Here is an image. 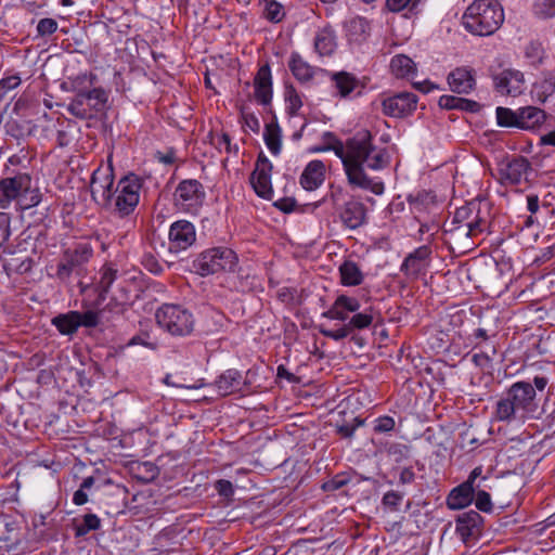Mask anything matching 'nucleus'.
I'll return each mask as SVG.
<instances>
[{"mask_svg":"<svg viewBox=\"0 0 555 555\" xmlns=\"http://www.w3.org/2000/svg\"><path fill=\"white\" fill-rule=\"evenodd\" d=\"M364 423L363 420L359 417H353L350 423L344 422L341 424L336 425V433L341 438H351L356 431V429L360 426H362Z\"/></svg>","mask_w":555,"mask_h":555,"instance_id":"42","label":"nucleus"},{"mask_svg":"<svg viewBox=\"0 0 555 555\" xmlns=\"http://www.w3.org/2000/svg\"><path fill=\"white\" fill-rule=\"evenodd\" d=\"M533 10L540 17H553L555 16V0H535Z\"/></svg>","mask_w":555,"mask_h":555,"instance_id":"41","label":"nucleus"},{"mask_svg":"<svg viewBox=\"0 0 555 555\" xmlns=\"http://www.w3.org/2000/svg\"><path fill=\"white\" fill-rule=\"evenodd\" d=\"M482 517L476 511L462 513L456 518L455 531L464 543L477 539L481 533Z\"/></svg>","mask_w":555,"mask_h":555,"instance_id":"18","label":"nucleus"},{"mask_svg":"<svg viewBox=\"0 0 555 555\" xmlns=\"http://www.w3.org/2000/svg\"><path fill=\"white\" fill-rule=\"evenodd\" d=\"M542 46L539 42H530L526 47V56L529 59H537L540 60L542 57Z\"/></svg>","mask_w":555,"mask_h":555,"instance_id":"57","label":"nucleus"},{"mask_svg":"<svg viewBox=\"0 0 555 555\" xmlns=\"http://www.w3.org/2000/svg\"><path fill=\"white\" fill-rule=\"evenodd\" d=\"M175 205L186 212H195L202 206L205 191L195 179L181 181L175 191Z\"/></svg>","mask_w":555,"mask_h":555,"instance_id":"11","label":"nucleus"},{"mask_svg":"<svg viewBox=\"0 0 555 555\" xmlns=\"http://www.w3.org/2000/svg\"><path fill=\"white\" fill-rule=\"evenodd\" d=\"M101 520L95 514H86L82 518V522L75 528L76 537H83L92 530L99 529Z\"/></svg>","mask_w":555,"mask_h":555,"instance_id":"39","label":"nucleus"},{"mask_svg":"<svg viewBox=\"0 0 555 555\" xmlns=\"http://www.w3.org/2000/svg\"><path fill=\"white\" fill-rule=\"evenodd\" d=\"M496 122L500 127L519 128V109L517 112L511 108L499 106L495 111Z\"/></svg>","mask_w":555,"mask_h":555,"instance_id":"38","label":"nucleus"},{"mask_svg":"<svg viewBox=\"0 0 555 555\" xmlns=\"http://www.w3.org/2000/svg\"><path fill=\"white\" fill-rule=\"evenodd\" d=\"M360 307V301L356 297L339 295L322 317L338 321L349 320L347 325L352 333L356 330L367 328L375 319L372 308L358 312Z\"/></svg>","mask_w":555,"mask_h":555,"instance_id":"6","label":"nucleus"},{"mask_svg":"<svg viewBox=\"0 0 555 555\" xmlns=\"http://www.w3.org/2000/svg\"><path fill=\"white\" fill-rule=\"evenodd\" d=\"M417 104V96L411 92H401L385 99L382 103L383 112L390 117H403L411 114Z\"/></svg>","mask_w":555,"mask_h":555,"instance_id":"17","label":"nucleus"},{"mask_svg":"<svg viewBox=\"0 0 555 555\" xmlns=\"http://www.w3.org/2000/svg\"><path fill=\"white\" fill-rule=\"evenodd\" d=\"M271 162L260 153L254 171L250 175V184L255 190L256 194L264 199H271L273 189L271 184Z\"/></svg>","mask_w":555,"mask_h":555,"instance_id":"13","label":"nucleus"},{"mask_svg":"<svg viewBox=\"0 0 555 555\" xmlns=\"http://www.w3.org/2000/svg\"><path fill=\"white\" fill-rule=\"evenodd\" d=\"M504 22V11L496 0H475L463 14L462 23L476 36L493 35Z\"/></svg>","mask_w":555,"mask_h":555,"instance_id":"3","label":"nucleus"},{"mask_svg":"<svg viewBox=\"0 0 555 555\" xmlns=\"http://www.w3.org/2000/svg\"><path fill=\"white\" fill-rule=\"evenodd\" d=\"M490 352H477L472 357V361L474 364L481 369H490L492 366L493 357L496 354V349L494 346L490 347Z\"/></svg>","mask_w":555,"mask_h":555,"instance_id":"43","label":"nucleus"},{"mask_svg":"<svg viewBox=\"0 0 555 555\" xmlns=\"http://www.w3.org/2000/svg\"><path fill=\"white\" fill-rule=\"evenodd\" d=\"M415 479V474L412 468L405 467L400 472L399 475V482L401 485H409L412 483Z\"/></svg>","mask_w":555,"mask_h":555,"instance_id":"59","label":"nucleus"},{"mask_svg":"<svg viewBox=\"0 0 555 555\" xmlns=\"http://www.w3.org/2000/svg\"><path fill=\"white\" fill-rule=\"evenodd\" d=\"M157 158H158V160L160 163H163L165 165H171L176 160V155H175V152L172 150H170L167 153L158 152L157 153Z\"/></svg>","mask_w":555,"mask_h":555,"instance_id":"62","label":"nucleus"},{"mask_svg":"<svg viewBox=\"0 0 555 555\" xmlns=\"http://www.w3.org/2000/svg\"><path fill=\"white\" fill-rule=\"evenodd\" d=\"M114 175L111 167L93 171L90 182L92 198L102 207H111L114 197Z\"/></svg>","mask_w":555,"mask_h":555,"instance_id":"12","label":"nucleus"},{"mask_svg":"<svg viewBox=\"0 0 555 555\" xmlns=\"http://www.w3.org/2000/svg\"><path fill=\"white\" fill-rule=\"evenodd\" d=\"M438 104L444 109H459L468 113H478L481 109V105L476 101L449 94L441 95Z\"/></svg>","mask_w":555,"mask_h":555,"instance_id":"28","label":"nucleus"},{"mask_svg":"<svg viewBox=\"0 0 555 555\" xmlns=\"http://www.w3.org/2000/svg\"><path fill=\"white\" fill-rule=\"evenodd\" d=\"M288 67L294 77L300 82L310 81L315 73L314 67L306 62L297 52L291 54Z\"/></svg>","mask_w":555,"mask_h":555,"instance_id":"30","label":"nucleus"},{"mask_svg":"<svg viewBox=\"0 0 555 555\" xmlns=\"http://www.w3.org/2000/svg\"><path fill=\"white\" fill-rule=\"evenodd\" d=\"M336 46V37L333 29L325 27L317 33L314 38V49L319 55H332Z\"/></svg>","mask_w":555,"mask_h":555,"instance_id":"31","label":"nucleus"},{"mask_svg":"<svg viewBox=\"0 0 555 555\" xmlns=\"http://www.w3.org/2000/svg\"><path fill=\"white\" fill-rule=\"evenodd\" d=\"M402 499L403 494L396 491H388L383 496V504L391 511H397Z\"/></svg>","mask_w":555,"mask_h":555,"instance_id":"49","label":"nucleus"},{"mask_svg":"<svg viewBox=\"0 0 555 555\" xmlns=\"http://www.w3.org/2000/svg\"><path fill=\"white\" fill-rule=\"evenodd\" d=\"M215 489L221 496L230 498L234 493L232 482L225 479H219L215 483Z\"/></svg>","mask_w":555,"mask_h":555,"instance_id":"54","label":"nucleus"},{"mask_svg":"<svg viewBox=\"0 0 555 555\" xmlns=\"http://www.w3.org/2000/svg\"><path fill=\"white\" fill-rule=\"evenodd\" d=\"M100 280L96 283V291H98V301L102 302L106 299V296L108 294V291L116 280L117 276V270L113 269L109 266H103L100 271Z\"/></svg>","mask_w":555,"mask_h":555,"instance_id":"34","label":"nucleus"},{"mask_svg":"<svg viewBox=\"0 0 555 555\" xmlns=\"http://www.w3.org/2000/svg\"><path fill=\"white\" fill-rule=\"evenodd\" d=\"M349 481H350V479L346 475L339 474V475L334 476L332 479L325 481L322 485V489L324 491H336V490L345 487L346 485H348Z\"/></svg>","mask_w":555,"mask_h":555,"instance_id":"46","label":"nucleus"},{"mask_svg":"<svg viewBox=\"0 0 555 555\" xmlns=\"http://www.w3.org/2000/svg\"><path fill=\"white\" fill-rule=\"evenodd\" d=\"M263 139L267 147L273 155L281 152V129L278 124H268L264 127Z\"/></svg>","mask_w":555,"mask_h":555,"instance_id":"36","label":"nucleus"},{"mask_svg":"<svg viewBox=\"0 0 555 555\" xmlns=\"http://www.w3.org/2000/svg\"><path fill=\"white\" fill-rule=\"evenodd\" d=\"M546 118L543 109L535 106L519 108V128L524 130H533L540 127Z\"/></svg>","mask_w":555,"mask_h":555,"instance_id":"29","label":"nucleus"},{"mask_svg":"<svg viewBox=\"0 0 555 555\" xmlns=\"http://www.w3.org/2000/svg\"><path fill=\"white\" fill-rule=\"evenodd\" d=\"M475 505L481 512H491L492 511V502L491 496L488 492L483 490H479L475 496Z\"/></svg>","mask_w":555,"mask_h":555,"instance_id":"47","label":"nucleus"},{"mask_svg":"<svg viewBox=\"0 0 555 555\" xmlns=\"http://www.w3.org/2000/svg\"><path fill=\"white\" fill-rule=\"evenodd\" d=\"M483 231H477L470 225L463 224H451L444 230V233L449 236V242L457 245L459 248L469 250L473 248L474 243L469 238L481 234Z\"/></svg>","mask_w":555,"mask_h":555,"instance_id":"22","label":"nucleus"},{"mask_svg":"<svg viewBox=\"0 0 555 555\" xmlns=\"http://www.w3.org/2000/svg\"><path fill=\"white\" fill-rule=\"evenodd\" d=\"M274 206L283 212H293L297 206V203L292 197H284L274 203Z\"/></svg>","mask_w":555,"mask_h":555,"instance_id":"56","label":"nucleus"},{"mask_svg":"<svg viewBox=\"0 0 555 555\" xmlns=\"http://www.w3.org/2000/svg\"><path fill=\"white\" fill-rule=\"evenodd\" d=\"M494 89L502 95L518 96L526 89L524 74L517 69H504L493 76Z\"/></svg>","mask_w":555,"mask_h":555,"instance_id":"15","label":"nucleus"},{"mask_svg":"<svg viewBox=\"0 0 555 555\" xmlns=\"http://www.w3.org/2000/svg\"><path fill=\"white\" fill-rule=\"evenodd\" d=\"M340 282L345 286H357L363 282L364 275L359 266L346 260L339 266Z\"/></svg>","mask_w":555,"mask_h":555,"instance_id":"32","label":"nucleus"},{"mask_svg":"<svg viewBox=\"0 0 555 555\" xmlns=\"http://www.w3.org/2000/svg\"><path fill=\"white\" fill-rule=\"evenodd\" d=\"M96 76L92 73L82 74L73 80L75 95L67 105V111L79 119H91L106 107L107 92L94 87Z\"/></svg>","mask_w":555,"mask_h":555,"instance_id":"2","label":"nucleus"},{"mask_svg":"<svg viewBox=\"0 0 555 555\" xmlns=\"http://www.w3.org/2000/svg\"><path fill=\"white\" fill-rule=\"evenodd\" d=\"M331 199L334 209L346 228L356 230L365 223L366 208L363 203L346 196L341 190L332 192Z\"/></svg>","mask_w":555,"mask_h":555,"instance_id":"10","label":"nucleus"},{"mask_svg":"<svg viewBox=\"0 0 555 555\" xmlns=\"http://www.w3.org/2000/svg\"><path fill=\"white\" fill-rule=\"evenodd\" d=\"M196 240L194 225L186 220H179L169 229V250L179 253L188 249Z\"/></svg>","mask_w":555,"mask_h":555,"instance_id":"16","label":"nucleus"},{"mask_svg":"<svg viewBox=\"0 0 555 555\" xmlns=\"http://www.w3.org/2000/svg\"><path fill=\"white\" fill-rule=\"evenodd\" d=\"M51 323L62 335H72L79 328L78 311H69L54 317Z\"/></svg>","mask_w":555,"mask_h":555,"instance_id":"33","label":"nucleus"},{"mask_svg":"<svg viewBox=\"0 0 555 555\" xmlns=\"http://www.w3.org/2000/svg\"><path fill=\"white\" fill-rule=\"evenodd\" d=\"M395 420L390 416H380L375 421L374 430L376 433H389L395 428Z\"/></svg>","mask_w":555,"mask_h":555,"instance_id":"51","label":"nucleus"},{"mask_svg":"<svg viewBox=\"0 0 555 555\" xmlns=\"http://www.w3.org/2000/svg\"><path fill=\"white\" fill-rule=\"evenodd\" d=\"M244 119H245L246 126L250 130H253L254 132L259 131L260 125H259V120L256 116H254L253 114H244Z\"/></svg>","mask_w":555,"mask_h":555,"instance_id":"61","label":"nucleus"},{"mask_svg":"<svg viewBox=\"0 0 555 555\" xmlns=\"http://www.w3.org/2000/svg\"><path fill=\"white\" fill-rule=\"evenodd\" d=\"M159 327L175 337H186L194 332L195 318L185 307L177 304H163L155 313Z\"/></svg>","mask_w":555,"mask_h":555,"instance_id":"7","label":"nucleus"},{"mask_svg":"<svg viewBox=\"0 0 555 555\" xmlns=\"http://www.w3.org/2000/svg\"><path fill=\"white\" fill-rule=\"evenodd\" d=\"M218 147L219 149L224 147L228 153H231V152L237 153V151H238V147L236 145L234 147H232L230 135L227 133H222V135L219 138Z\"/></svg>","mask_w":555,"mask_h":555,"instance_id":"58","label":"nucleus"},{"mask_svg":"<svg viewBox=\"0 0 555 555\" xmlns=\"http://www.w3.org/2000/svg\"><path fill=\"white\" fill-rule=\"evenodd\" d=\"M475 486L463 482L451 490L447 498V506L456 511L468 506L474 500Z\"/></svg>","mask_w":555,"mask_h":555,"instance_id":"26","label":"nucleus"},{"mask_svg":"<svg viewBox=\"0 0 555 555\" xmlns=\"http://www.w3.org/2000/svg\"><path fill=\"white\" fill-rule=\"evenodd\" d=\"M451 224H472L477 231H485L488 227V221L480 215L479 204L469 203L455 210Z\"/></svg>","mask_w":555,"mask_h":555,"instance_id":"20","label":"nucleus"},{"mask_svg":"<svg viewBox=\"0 0 555 555\" xmlns=\"http://www.w3.org/2000/svg\"><path fill=\"white\" fill-rule=\"evenodd\" d=\"M219 396H229L238 391L242 386V375L236 370H227L212 385Z\"/></svg>","mask_w":555,"mask_h":555,"instance_id":"27","label":"nucleus"},{"mask_svg":"<svg viewBox=\"0 0 555 555\" xmlns=\"http://www.w3.org/2000/svg\"><path fill=\"white\" fill-rule=\"evenodd\" d=\"M14 201L22 210L35 207L41 202L39 189L31 186V177L26 172L0 180L1 208H8Z\"/></svg>","mask_w":555,"mask_h":555,"instance_id":"5","label":"nucleus"},{"mask_svg":"<svg viewBox=\"0 0 555 555\" xmlns=\"http://www.w3.org/2000/svg\"><path fill=\"white\" fill-rule=\"evenodd\" d=\"M92 251L86 247L66 250L57 263L56 278L67 281L73 273H80L82 266L90 259Z\"/></svg>","mask_w":555,"mask_h":555,"instance_id":"14","label":"nucleus"},{"mask_svg":"<svg viewBox=\"0 0 555 555\" xmlns=\"http://www.w3.org/2000/svg\"><path fill=\"white\" fill-rule=\"evenodd\" d=\"M388 453L393 456L396 462H400L402 459L409 456V448L403 444H391L388 449Z\"/></svg>","mask_w":555,"mask_h":555,"instance_id":"55","label":"nucleus"},{"mask_svg":"<svg viewBox=\"0 0 555 555\" xmlns=\"http://www.w3.org/2000/svg\"><path fill=\"white\" fill-rule=\"evenodd\" d=\"M10 237V217L5 212H0V247Z\"/></svg>","mask_w":555,"mask_h":555,"instance_id":"52","label":"nucleus"},{"mask_svg":"<svg viewBox=\"0 0 555 555\" xmlns=\"http://www.w3.org/2000/svg\"><path fill=\"white\" fill-rule=\"evenodd\" d=\"M535 390L528 382H516L506 390L496 403L495 415L499 421L511 422L525 417L535 410Z\"/></svg>","mask_w":555,"mask_h":555,"instance_id":"4","label":"nucleus"},{"mask_svg":"<svg viewBox=\"0 0 555 555\" xmlns=\"http://www.w3.org/2000/svg\"><path fill=\"white\" fill-rule=\"evenodd\" d=\"M100 315H101V312H96V311H92V310H88L85 312L78 311L79 327L80 326H85V327L98 326L100 323Z\"/></svg>","mask_w":555,"mask_h":555,"instance_id":"45","label":"nucleus"},{"mask_svg":"<svg viewBox=\"0 0 555 555\" xmlns=\"http://www.w3.org/2000/svg\"><path fill=\"white\" fill-rule=\"evenodd\" d=\"M266 16L271 22H280L283 16L282 7L276 2L268 3L266 8Z\"/></svg>","mask_w":555,"mask_h":555,"instance_id":"53","label":"nucleus"},{"mask_svg":"<svg viewBox=\"0 0 555 555\" xmlns=\"http://www.w3.org/2000/svg\"><path fill=\"white\" fill-rule=\"evenodd\" d=\"M236 254L228 247H214L202 251L193 261L194 271L201 276L232 272L237 266Z\"/></svg>","mask_w":555,"mask_h":555,"instance_id":"8","label":"nucleus"},{"mask_svg":"<svg viewBox=\"0 0 555 555\" xmlns=\"http://www.w3.org/2000/svg\"><path fill=\"white\" fill-rule=\"evenodd\" d=\"M540 143L542 145H552V146H555V130L546 133V134H543L541 138H540Z\"/></svg>","mask_w":555,"mask_h":555,"instance_id":"64","label":"nucleus"},{"mask_svg":"<svg viewBox=\"0 0 555 555\" xmlns=\"http://www.w3.org/2000/svg\"><path fill=\"white\" fill-rule=\"evenodd\" d=\"M333 80L335 81V86L340 96H347L350 94L358 85L356 77L345 72L335 74L333 76Z\"/></svg>","mask_w":555,"mask_h":555,"instance_id":"37","label":"nucleus"},{"mask_svg":"<svg viewBox=\"0 0 555 555\" xmlns=\"http://www.w3.org/2000/svg\"><path fill=\"white\" fill-rule=\"evenodd\" d=\"M255 96L258 102L267 105L272 99V76L269 64L261 66L254 79Z\"/></svg>","mask_w":555,"mask_h":555,"instance_id":"23","label":"nucleus"},{"mask_svg":"<svg viewBox=\"0 0 555 555\" xmlns=\"http://www.w3.org/2000/svg\"><path fill=\"white\" fill-rule=\"evenodd\" d=\"M431 249L429 246H420L405 257L401 264V271L405 275L417 276L428 267Z\"/></svg>","mask_w":555,"mask_h":555,"instance_id":"21","label":"nucleus"},{"mask_svg":"<svg viewBox=\"0 0 555 555\" xmlns=\"http://www.w3.org/2000/svg\"><path fill=\"white\" fill-rule=\"evenodd\" d=\"M325 179V166L321 160H311L300 176V184L307 191L318 189Z\"/></svg>","mask_w":555,"mask_h":555,"instance_id":"25","label":"nucleus"},{"mask_svg":"<svg viewBox=\"0 0 555 555\" xmlns=\"http://www.w3.org/2000/svg\"><path fill=\"white\" fill-rule=\"evenodd\" d=\"M285 100L287 102L288 113L291 115H296L302 106V102L296 89L292 85L285 87Z\"/></svg>","mask_w":555,"mask_h":555,"instance_id":"40","label":"nucleus"},{"mask_svg":"<svg viewBox=\"0 0 555 555\" xmlns=\"http://www.w3.org/2000/svg\"><path fill=\"white\" fill-rule=\"evenodd\" d=\"M548 384V378L545 377V376H534L533 377V388L534 390H539V391H543L545 389V387L547 386Z\"/></svg>","mask_w":555,"mask_h":555,"instance_id":"63","label":"nucleus"},{"mask_svg":"<svg viewBox=\"0 0 555 555\" xmlns=\"http://www.w3.org/2000/svg\"><path fill=\"white\" fill-rule=\"evenodd\" d=\"M448 83L454 93L468 94L476 87L475 72L467 66L454 68L448 75Z\"/></svg>","mask_w":555,"mask_h":555,"instance_id":"19","label":"nucleus"},{"mask_svg":"<svg viewBox=\"0 0 555 555\" xmlns=\"http://www.w3.org/2000/svg\"><path fill=\"white\" fill-rule=\"evenodd\" d=\"M391 72L400 78L410 76L415 72L414 62L406 55H395L390 62Z\"/></svg>","mask_w":555,"mask_h":555,"instance_id":"35","label":"nucleus"},{"mask_svg":"<svg viewBox=\"0 0 555 555\" xmlns=\"http://www.w3.org/2000/svg\"><path fill=\"white\" fill-rule=\"evenodd\" d=\"M20 82H21V79L16 76L7 77L0 81V88L5 89V90H11V89L16 88L20 85Z\"/></svg>","mask_w":555,"mask_h":555,"instance_id":"60","label":"nucleus"},{"mask_svg":"<svg viewBox=\"0 0 555 555\" xmlns=\"http://www.w3.org/2000/svg\"><path fill=\"white\" fill-rule=\"evenodd\" d=\"M422 0H386V7L390 12L403 10L413 11Z\"/></svg>","mask_w":555,"mask_h":555,"instance_id":"44","label":"nucleus"},{"mask_svg":"<svg viewBox=\"0 0 555 555\" xmlns=\"http://www.w3.org/2000/svg\"><path fill=\"white\" fill-rule=\"evenodd\" d=\"M320 332L325 337L332 338L334 340H341L351 334V331L348 327L347 323L337 330H321Z\"/></svg>","mask_w":555,"mask_h":555,"instance_id":"50","label":"nucleus"},{"mask_svg":"<svg viewBox=\"0 0 555 555\" xmlns=\"http://www.w3.org/2000/svg\"><path fill=\"white\" fill-rule=\"evenodd\" d=\"M325 145L317 147V152L333 151L340 158L348 182L351 185L371 190L375 194H382L383 183H373L365 175L363 165L373 170H379L387 166L385 150H377L372 143V135L367 130L357 132L346 143L338 140L332 132L323 135Z\"/></svg>","mask_w":555,"mask_h":555,"instance_id":"1","label":"nucleus"},{"mask_svg":"<svg viewBox=\"0 0 555 555\" xmlns=\"http://www.w3.org/2000/svg\"><path fill=\"white\" fill-rule=\"evenodd\" d=\"M142 179L134 173L122 177L114 189L112 206L105 207L118 217L132 214L139 204Z\"/></svg>","mask_w":555,"mask_h":555,"instance_id":"9","label":"nucleus"},{"mask_svg":"<svg viewBox=\"0 0 555 555\" xmlns=\"http://www.w3.org/2000/svg\"><path fill=\"white\" fill-rule=\"evenodd\" d=\"M530 169V164L525 157H516L500 169L503 183L516 185L522 180L524 175Z\"/></svg>","mask_w":555,"mask_h":555,"instance_id":"24","label":"nucleus"},{"mask_svg":"<svg viewBox=\"0 0 555 555\" xmlns=\"http://www.w3.org/2000/svg\"><path fill=\"white\" fill-rule=\"evenodd\" d=\"M57 29V22L53 18H42L37 25V33L39 36H49L55 33Z\"/></svg>","mask_w":555,"mask_h":555,"instance_id":"48","label":"nucleus"}]
</instances>
